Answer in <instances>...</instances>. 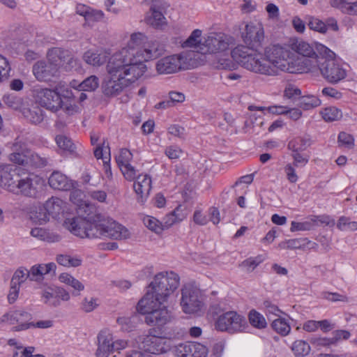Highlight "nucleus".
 Returning a JSON list of instances; mask_svg holds the SVG:
<instances>
[{"instance_id":"11","label":"nucleus","mask_w":357,"mask_h":357,"mask_svg":"<svg viewBox=\"0 0 357 357\" xmlns=\"http://www.w3.org/2000/svg\"><path fill=\"white\" fill-rule=\"evenodd\" d=\"M47 55L48 61L57 67V70L62 67L67 71L71 70L77 66V60L68 50L54 47L48 51Z\"/></svg>"},{"instance_id":"30","label":"nucleus","mask_w":357,"mask_h":357,"mask_svg":"<svg viewBox=\"0 0 357 357\" xmlns=\"http://www.w3.org/2000/svg\"><path fill=\"white\" fill-rule=\"evenodd\" d=\"M94 155L97 159L102 158L103 160L105 171L107 173V167L110 169L109 165H107V161L106 160H108V161H109L110 160V148L109 143L104 140L102 146H98L94 150ZM109 172L111 173L110 171Z\"/></svg>"},{"instance_id":"40","label":"nucleus","mask_w":357,"mask_h":357,"mask_svg":"<svg viewBox=\"0 0 357 357\" xmlns=\"http://www.w3.org/2000/svg\"><path fill=\"white\" fill-rule=\"evenodd\" d=\"M59 280L66 283L70 287H72L75 290H77L79 291H82L84 288V286L82 282H80L78 280L74 278L72 275L68 273H61L59 277Z\"/></svg>"},{"instance_id":"56","label":"nucleus","mask_w":357,"mask_h":357,"mask_svg":"<svg viewBox=\"0 0 357 357\" xmlns=\"http://www.w3.org/2000/svg\"><path fill=\"white\" fill-rule=\"evenodd\" d=\"M313 225L310 222H298L293 221L291 224V231H309L312 229Z\"/></svg>"},{"instance_id":"3","label":"nucleus","mask_w":357,"mask_h":357,"mask_svg":"<svg viewBox=\"0 0 357 357\" xmlns=\"http://www.w3.org/2000/svg\"><path fill=\"white\" fill-rule=\"evenodd\" d=\"M85 217L77 216L66 218L64 221L66 227L75 235L81 238H104L121 240L130 238L129 231L123 225L115 221L106 220L96 209L86 206Z\"/></svg>"},{"instance_id":"20","label":"nucleus","mask_w":357,"mask_h":357,"mask_svg":"<svg viewBox=\"0 0 357 357\" xmlns=\"http://www.w3.org/2000/svg\"><path fill=\"white\" fill-rule=\"evenodd\" d=\"M33 73L37 80L48 82L58 73L57 67H55L50 61H38L33 66Z\"/></svg>"},{"instance_id":"26","label":"nucleus","mask_w":357,"mask_h":357,"mask_svg":"<svg viewBox=\"0 0 357 357\" xmlns=\"http://www.w3.org/2000/svg\"><path fill=\"white\" fill-rule=\"evenodd\" d=\"M145 38V36L142 33H132L128 43V46L122 48L121 50H128L130 52H134V56L136 59L139 60V61L143 63L142 60L140 59L141 56L139 55L142 50L138 49V46L141 45L144 43Z\"/></svg>"},{"instance_id":"39","label":"nucleus","mask_w":357,"mask_h":357,"mask_svg":"<svg viewBox=\"0 0 357 357\" xmlns=\"http://www.w3.org/2000/svg\"><path fill=\"white\" fill-rule=\"evenodd\" d=\"M3 101L8 107L13 109H22L23 99L13 93L5 94L3 97Z\"/></svg>"},{"instance_id":"51","label":"nucleus","mask_w":357,"mask_h":357,"mask_svg":"<svg viewBox=\"0 0 357 357\" xmlns=\"http://www.w3.org/2000/svg\"><path fill=\"white\" fill-rule=\"evenodd\" d=\"M310 344L318 349L322 347H328L334 344L332 337H312L310 339Z\"/></svg>"},{"instance_id":"36","label":"nucleus","mask_w":357,"mask_h":357,"mask_svg":"<svg viewBox=\"0 0 357 357\" xmlns=\"http://www.w3.org/2000/svg\"><path fill=\"white\" fill-rule=\"evenodd\" d=\"M202 31L199 29L194 30L190 36L183 43V47H194L200 50V47L202 45L201 43L200 37Z\"/></svg>"},{"instance_id":"44","label":"nucleus","mask_w":357,"mask_h":357,"mask_svg":"<svg viewBox=\"0 0 357 357\" xmlns=\"http://www.w3.org/2000/svg\"><path fill=\"white\" fill-rule=\"evenodd\" d=\"M29 151L24 152L22 153H11L9 155L10 160L19 165L24 167H28Z\"/></svg>"},{"instance_id":"41","label":"nucleus","mask_w":357,"mask_h":357,"mask_svg":"<svg viewBox=\"0 0 357 357\" xmlns=\"http://www.w3.org/2000/svg\"><path fill=\"white\" fill-rule=\"evenodd\" d=\"M271 326L274 331L283 336L287 335L291 330L286 320L280 317L274 319Z\"/></svg>"},{"instance_id":"38","label":"nucleus","mask_w":357,"mask_h":357,"mask_svg":"<svg viewBox=\"0 0 357 357\" xmlns=\"http://www.w3.org/2000/svg\"><path fill=\"white\" fill-rule=\"evenodd\" d=\"M288 244L289 245V250L305 249L306 248L312 249L317 245L305 238L289 239Z\"/></svg>"},{"instance_id":"48","label":"nucleus","mask_w":357,"mask_h":357,"mask_svg":"<svg viewBox=\"0 0 357 357\" xmlns=\"http://www.w3.org/2000/svg\"><path fill=\"white\" fill-rule=\"evenodd\" d=\"M307 25L312 30L320 32L321 33H326L325 23L318 18L312 16L307 17Z\"/></svg>"},{"instance_id":"53","label":"nucleus","mask_w":357,"mask_h":357,"mask_svg":"<svg viewBox=\"0 0 357 357\" xmlns=\"http://www.w3.org/2000/svg\"><path fill=\"white\" fill-rule=\"evenodd\" d=\"M322 297L324 299L332 302L341 301L347 303L349 301V298L345 295H342L338 293H332L328 291H324L322 293Z\"/></svg>"},{"instance_id":"8","label":"nucleus","mask_w":357,"mask_h":357,"mask_svg":"<svg viewBox=\"0 0 357 357\" xmlns=\"http://www.w3.org/2000/svg\"><path fill=\"white\" fill-rule=\"evenodd\" d=\"M140 349L153 354L167 353L172 349V341L152 334V330L148 335H140L135 339Z\"/></svg>"},{"instance_id":"62","label":"nucleus","mask_w":357,"mask_h":357,"mask_svg":"<svg viewBox=\"0 0 357 357\" xmlns=\"http://www.w3.org/2000/svg\"><path fill=\"white\" fill-rule=\"evenodd\" d=\"M98 304L96 303V299L93 298H84L82 302V310L86 312H90L93 311L96 307Z\"/></svg>"},{"instance_id":"23","label":"nucleus","mask_w":357,"mask_h":357,"mask_svg":"<svg viewBox=\"0 0 357 357\" xmlns=\"http://www.w3.org/2000/svg\"><path fill=\"white\" fill-rule=\"evenodd\" d=\"M50 186L59 190L67 191L73 188L72 182L67 176L59 172H54L48 179Z\"/></svg>"},{"instance_id":"64","label":"nucleus","mask_w":357,"mask_h":357,"mask_svg":"<svg viewBox=\"0 0 357 357\" xmlns=\"http://www.w3.org/2000/svg\"><path fill=\"white\" fill-rule=\"evenodd\" d=\"M56 89L60 93L61 100H62V98L70 99L72 98H75V95L68 88H65L64 86L59 84L56 86Z\"/></svg>"},{"instance_id":"19","label":"nucleus","mask_w":357,"mask_h":357,"mask_svg":"<svg viewBox=\"0 0 357 357\" xmlns=\"http://www.w3.org/2000/svg\"><path fill=\"white\" fill-rule=\"evenodd\" d=\"M113 338L112 332L107 328H104L98 333L96 357H108L112 353Z\"/></svg>"},{"instance_id":"18","label":"nucleus","mask_w":357,"mask_h":357,"mask_svg":"<svg viewBox=\"0 0 357 357\" xmlns=\"http://www.w3.org/2000/svg\"><path fill=\"white\" fill-rule=\"evenodd\" d=\"M228 48L229 43L222 36L213 34L205 38L200 47V52L202 54H215L225 51Z\"/></svg>"},{"instance_id":"31","label":"nucleus","mask_w":357,"mask_h":357,"mask_svg":"<svg viewBox=\"0 0 357 357\" xmlns=\"http://www.w3.org/2000/svg\"><path fill=\"white\" fill-rule=\"evenodd\" d=\"M291 349L296 357H305L310 354L311 348L308 342L298 340L293 342Z\"/></svg>"},{"instance_id":"43","label":"nucleus","mask_w":357,"mask_h":357,"mask_svg":"<svg viewBox=\"0 0 357 357\" xmlns=\"http://www.w3.org/2000/svg\"><path fill=\"white\" fill-rule=\"evenodd\" d=\"M28 270L24 267H20L14 273L10 283L20 286L22 283L29 278Z\"/></svg>"},{"instance_id":"54","label":"nucleus","mask_w":357,"mask_h":357,"mask_svg":"<svg viewBox=\"0 0 357 357\" xmlns=\"http://www.w3.org/2000/svg\"><path fill=\"white\" fill-rule=\"evenodd\" d=\"M104 13L101 10L90 8L85 21L88 23L99 22L102 20Z\"/></svg>"},{"instance_id":"12","label":"nucleus","mask_w":357,"mask_h":357,"mask_svg":"<svg viewBox=\"0 0 357 357\" xmlns=\"http://www.w3.org/2000/svg\"><path fill=\"white\" fill-rule=\"evenodd\" d=\"M243 42L250 49L256 50L262 45L264 40V30L261 23L255 24L250 22L245 26V30L241 33Z\"/></svg>"},{"instance_id":"4","label":"nucleus","mask_w":357,"mask_h":357,"mask_svg":"<svg viewBox=\"0 0 357 357\" xmlns=\"http://www.w3.org/2000/svg\"><path fill=\"white\" fill-rule=\"evenodd\" d=\"M165 301L153 299V295L146 293L137 306V310L145 314V322L150 326H163L170 321V313L163 305Z\"/></svg>"},{"instance_id":"55","label":"nucleus","mask_w":357,"mask_h":357,"mask_svg":"<svg viewBox=\"0 0 357 357\" xmlns=\"http://www.w3.org/2000/svg\"><path fill=\"white\" fill-rule=\"evenodd\" d=\"M291 156L294 158L293 165L295 167H303L309 160V157L306 154H301L299 152H295L291 153Z\"/></svg>"},{"instance_id":"59","label":"nucleus","mask_w":357,"mask_h":357,"mask_svg":"<svg viewBox=\"0 0 357 357\" xmlns=\"http://www.w3.org/2000/svg\"><path fill=\"white\" fill-rule=\"evenodd\" d=\"M42 267L40 266L35 265L33 266L30 270H28L29 276V280L31 281H39L43 279L42 272H40V269Z\"/></svg>"},{"instance_id":"37","label":"nucleus","mask_w":357,"mask_h":357,"mask_svg":"<svg viewBox=\"0 0 357 357\" xmlns=\"http://www.w3.org/2000/svg\"><path fill=\"white\" fill-rule=\"evenodd\" d=\"M138 321V316L133 314L130 317H123L117 319V323L121 326V329L126 331H132Z\"/></svg>"},{"instance_id":"25","label":"nucleus","mask_w":357,"mask_h":357,"mask_svg":"<svg viewBox=\"0 0 357 357\" xmlns=\"http://www.w3.org/2000/svg\"><path fill=\"white\" fill-rule=\"evenodd\" d=\"M22 114L24 117L32 124H39L44 119L43 109L37 105H33L31 107H23Z\"/></svg>"},{"instance_id":"15","label":"nucleus","mask_w":357,"mask_h":357,"mask_svg":"<svg viewBox=\"0 0 357 357\" xmlns=\"http://www.w3.org/2000/svg\"><path fill=\"white\" fill-rule=\"evenodd\" d=\"M177 357H206L208 349L204 345L195 342H185L175 347Z\"/></svg>"},{"instance_id":"10","label":"nucleus","mask_w":357,"mask_h":357,"mask_svg":"<svg viewBox=\"0 0 357 357\" xmlns=\"http://www.w3.org/2000/svg\"><path fill=\"white\" fill-rule=\"evenodd\" d=\"M181 305L186 314H195L201 311L203 299L199 289L191 285H186L182 289Z\"/></svg>"},{"instance_id":"5","label":"nucleus","mask_w":357,"mask_h":357,"mask_svg":"<svg viewBox=\"0 0 357 357\" xmlns=\"http://www.w3.org/2000/svg\"><path fill=\"white\" fill-rule=\"evenodd\" d=\"M179 276L174 272H160L156 274L149 286L146 293L153 295V299L166 301L179 285Z\"/></svg>"},{"instance_id":"14","label":"nucleus","mask_w":357,"mask_h":357,"mask_svg":"<svg viewBox=\"0 0 357 357\" xmlns=\"http://www.w3.org/2000/svg\"><path fill=\"white\" fill-rule=\"evenodd\" d=\"M22 172L13 165H0V185L7 191L12 193L17 183Z\"/></svg>"},{"instance_id":"2","label":"nucleus","mask_w":357,"mask_h":357,"mask_svg":"<svg viewBox=\"0 0 357 357\" xmlns=\"http://www.w3.org/2000/svg\"><path fill=\"white\" fill-rule=\"evenodd\" d=\"M145 64L134 56V52L121 50L115 53L107 65L106 75L101 84L102 93L108 98L119 95L130 84L143 75Z\"/></svg>"},{"instance_id":"42","label":"nucleus","mask_w":357,"mask_h":357,"mask_svg":"<svg viewBox=\"0 0 357 357\" xmlns=\"http://www.w3.org/2000/svg\"><path fill=\"white\" fill-rule=\"evenodd\" d=\"M143 222L147 228L151 231H155L156 234H160L164 230L162 222L153 217H144L143 219Z\"/></svg>"},{"instance_id":"6","label":"nucleus","mask_w":357,"mask_h":357,"mask_svg":"<svg viewBox=\"0 0 357 357\" xmlns=\"http://www.w3.org/2000/svg\"><path fill=\"white\" fill-rule=\"evenodd\" d=\"M324 51L321 56H317L316 65L323 77L331 84H337L347 76L346 70L333 58L334 53L324 45H320Z\"/></svg>"},{"instance_id":"1","label":"nucleus","mask_w":357,"mask_h":357,"mask_svg":"<svg viewBox=\"0 0 357 357\" xmlns=\"http://www.w3.org/2000/svg\"><path fill=\"white\" fill-rule=\"evenodd\" d=\"M289 53L280 45L266 47L264 54L243 45H238L231 52L232 59L248 70L265 75L273 76L279 71L294 73L285 56Z\"/></svg>"},{"instance_id":"7","label":"nucleus","mask_w":357,"mask_h":357,"mask_svg":"<svg viewBox=\"0 0 357 357\" xmlns=\"http://www.w3.org/2000/svg\"><path fill=\"white\" fill-rule=\"evenodd\" d=\"M248 327L245 317L235 311H228L220 314L215 323L216 330L229 334L243 332Z\"/></svg>"},{"instance_id":"13","label":"nucleus","mask_w":357,"mask_h":357,"mask_svg":"<svg viewBox=\"0 0 357 357\" xmlns=\"http://www.w3.org/2000/svg\"><path fill=\"white\" fill-rule=\"evenodd\" d=\"M37 98L42 107L52 112H57L63 108L64 105L63 100L60 98V93L56 91V87L54 89L45 88L38 90Z\"/></svg>"},{"instance_id":"45","label":"nucleus","mask_w":357,"mask_h":357,"mask_svg":"<svg viewBox=\"0 0 357 357\" xmlns=\"http://www.w3.org/2000/svg\"><path fill=\"white\" fill-rule=\"evenodd\" d=\"M249 321L251 325L256 328H263L266 326L264 317L255 310L250 312Z\"/></svg>"},{"instance_id":"52","label":"nucleus","mask_w":357,"mask_h":357,"mask_svg":"<svg viewBox=\"0 0 357 357\" xmlns=\"http://www.w3.org/2000/svg\"><path fill=\"white\" fill-rule=\"evenodd\" d=\"M125 178L129 181L137 178V170L130 163L119 167Z\"/></svg>"},{"instance_id":"50","label":"nucleus","mask_w":357,"mask_h":357,"mask_svg":"<svg viewBox=\"0 0 357 357\" xmlns=\"http://www.w3.org/2000/svg\"><path fill=\"white\" fill-rule=\"evenodd\" d=\"M11 70L7 59L0 54V82L7 79Z\"/></svg>"},{"instance_id":"60","label":"nucleus","mask_w":357,"mask_h":357,"mask_svg":"<svg viewBox=\"0 0 357 357\" xmlns=\"http://www.w3.org/2000/svg\"><path fill=\"white\" fill-rule=\"evenodd\" d=\"M357 0H331V5L340 9L342 12L349 5L354 4Z\"/></svg>"},{"instance_id":"34","label":"nucleus","mask_w":357,"mask_h":357,"mask_svg":"<svg viewBox=\"0 0 357 357\" xmlns=\"http://www.w3.org/2000/svg\"><path fill=\"white\" fill-rule=\"evenodd\" d=\"M99 86V79L95 75H91L83 80L76 89L78 91H93Z\"/></svg>"},{"instance_id":"17","label":"nucleus","mask_w":357,"mask_h":357,"mask_svg":"<svg viewBox=\"0 0 357 357\" xmlns=\"http://www.w3.org/2000/svg\"><path fill=\"white\" fill-rule=\"evenodd\" d=\"M63 202L62 199L57 197H52L49 199L44 204L43 209L40 208L39 215L37 218L40 224H43L49 220L48 215H52L53 218H56L63 210Z\"/></svg>"},{"instance_id":"29","label":"nucleus","mask_w":357,"mask_h":357,"mask_svg":"<svg viewBox=\"0 0 357 357\" xmlns=\"http://www.w3.org/2000/svg\"><path fill=\"white\" fill-rule=\"evenodd\" d=\"M295 50L299 54L303 55V56L307 57H313L314 56L315 63H317V56H321L324 54V51L321 50L320 55L316 54L314 51L313 47L307 43L305 41H299L297 42L295 45ZM320 51V48L319 49Z\"/></svg>"},{"instance_id":"57","label":"nucleus","mask_w":357,"mask_h":357,"mask_svg":"<svg viewBox=\"0 0 357 357\" xmlns=\"http://www.w3.org/2000/svg\"><path fill=\"white\" fill-rule=\"evenodd\" d=\"M12 153H22L27 151H29L30 149H28L26 144L23 142L19 138L15 139V142L11 146Z\"/></svg>"},{"instance_id":"61","label":"nucleus","mask_w":357,"mask_h":357,"mask_svg":"<svg viewBox=\"0 0 357 357\" xmlns=\"http://www.w3.org/2000/svg\"><path fill=\"white\" fill-rule=\"evenodd\" d=\"M15 315H16V323L29 322L32 319L31 314L24 310H15Z\"/></svg>"},{"instance_id":"47","label":"nucleus","mask_w":357,"mask_h":357,"mask_svg":"<svg viewBox=\"0 0 357 357\" xmlns=\"http://www.w3.org/2000/svg\"><path fill=\"white\" fill-rule=\"evenodd\" d=\"M56 142L60 149L70 152H73L75 146L70 139L64 135H58Z\"/></svg>"},{"instance_id":"33","label":"nucleus","mask_w":357,"mask_h":357,"mask_svg":"<svg viewBox=\"0 0 357 357\" xmlns=\"http://www.w3.org/2000/svg\"><path fill=\"white\" fill-rule=\"evenodd\" d=\"M296 105L304 110H309L319 106L321 100L314 96H304L299 98Z\"/></svg>"},{"instance_id":"35","label":"nucleus","mask_w":357,"mask_h":357,"mask_svg":"<svg viewBox=\"0 0 357 357\" xmlns=\"http://www.w3.org/2000/svg\"><path fill=\"white\" fill-rule=\"evenodd\" d=\"M321 114L324 121L332 122L338 121L342 117V112L335 107H326L321 111Z\"/></svg>"},{"instance_id":"21","label":"nucleus","mask_w":357,"mask_h":357,"mask_svg":"<svg viewBox=\"0 0 357 357\" xmlns=\"http://www.w3.org/2000/svg\"><path fill=\"white\" fill-rule=\"evenodd\" d=\"M164 8L160 1H153L146 14V23L153 27L159 28L166 24V18L163 15Z\"/></svg>"},{"instance_id":"9","label":"nucleus","mask_w":357,"mask_h":357,"mask_svg":"<svg viewBox=\"0 0 357 357\" xmlns=\"http://www.w3.org/2000/svg\"><path fill=\"white\" fill-rule=\"evenodd\" d=\"M43 185V180L33 173L20 176L13 194L36 199L38 197Z\"/></svg>"},{"instance_id":"63","label":"nucleus","mask_w":357,"mask_h":357,"mask_svg":"<svg viewBox=\"0 0 357 357\" xmlns=\"http://www.w3.org/2000/svg\"><path fill=\"white\" fill-rule=\"evenodd\" d=\"M259 263L260 261H257L255 259L249 258L244 260L240 264V266L245 268L247 271L251 272L259 265Z\"/></svg>"},{"instance_id":"24","label":"nucleus","mask_w":357,"mask_h":357,"mask_svg":"<svg viewBox=\"0 0 357 357\" xmlns=\"http://www.w3.org/2000/svg\"><path fill=\"white\" fill-rule=\"evenodd\" d=\"M164 52V46L158 41H150L139 53L140 59L144 61L158 58Z\"/></svg>"},{"instance_id":"22","label":"nucleus","mask_w":357,"mask_h":357,"mask_svg":"<svg viewBox=\"0 0 357 357\" xmlns=\"http://www.w3.org/2000/svg\"><path fill=\"white\" fill-rule=\"evenodd\" d=\"M133 188L138 202L144 203L151 190V177L148 174L139 175L134 182Z\"/></svg>"},{"instance_id":"27","label":"nucleus","mask_w":357,"mask_h":357,"mask_svg":"<svg viewBox=\"0 0 357 357\" xmlns=\"http://www.w3.org/2000/svg\"><path fill=\"white\" fill-rule=\"evenodd\" d=\"M29 163L27 167L43 168L46 167L50 162V158L45 154H39L31 150L29 151Z\"/></svg>"},{"instance_id":"32","label":"nucleus","mask_w":357,"mask_h":357,"mask_svg":"<svg viewBox=\"0 0 357 357\" xmlns=\"http://www.w3.org/2000/svg\"><path fill=\"white\" fill-rule=\"evenodd\" d=\"M310 146V139H306L303 137H296L292 140H291L288 143V149L292 151V153H296L303 151L307 149L308 146Z\"/></svg>"},{"instance_id":"28","label":"nucleus","mask_w":357,"mask_h":357,"mask_svg":"<svg viewBox=\"0 0 357 357\" xmlns=\"http://www.w3.org/2000/svg\"><path fill=\"white\" fill-rule=\"evenodd\" d=\"M83 59L88 64L100 66L103 65L107 60V56L105 54L98 53V52H93L89 50L86 52L83 55Z\"/></svg>"},{"instance_id":"16","label":"nucleus","mask_w":357,"mask_h":357,"mask_svg":"<svg viewBox=\"0 0 357 357\" xmlns=\"http://www.w3.org/2000/svg\"><path fill=\"white\" fill-rule=\"evenodd\" d=\"M184 57L181 54H173L159 59L156 70L160 74H172L183 69Z\"/></svg>"},{"instance_id":"49","label":"nucleus","mask_w":357,"mask_h":357,"mask_svg":"<svg viewBox=\"0 0 357 357\" xmlns=\"http://www.w3.org/2000/svg\"><path fill=\"white\" fill-rule=\"evenodd\" d=\"M337 142L340 146L352 149L354 146V138L349 133L340 132L338 135Z\"/></svg>"},{"instance_id":"46","label":"nucleus","mask_w":357,"mask_h":357,"mask_svg":"<svg viewBox=\"0 0 357 357\" xmlns=\"http://www.w3.org/2000/svg\"><path fill=\"white\" fill-rule=\"evenodd\" d=\"M132 159V154L128 149H121L119 154L116 157V161L119 167L129 164Z\"/></svg>"},{"instance_id":"58","label":"nucleus","mask_w":357,"mask_h":357,"mask_svg":"<svg viewBox=\"0 0 357 357\" xmlns=\"http://www.w3.org/2000/svg\"><path fill=\"white\" fill-rule=\"evenodd\" d=\"M301 91L298 88L288 87L284 90V96L289 99H293L299 102V98H301Z\"/></svg>"}]
</instances>
